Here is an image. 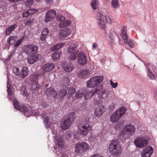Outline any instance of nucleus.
<instances>
[{
  "label": "nucleus",
  "instance_id": "obj_1",
  "mask_svg": "<svg viewBox=\"0 0 157 157\" xmlns=\"http://www.w3.org/2000/svg\"><path fill=\"white\" fill-rule=\"evenodd\" d=\"M109 147L110 153L114 156H117L120 155L121 153V146L117 140H113L111 141Z\"/></svg>",
  "mask_w": 157,
  "mask_h": 157
},
{
  "label": "nucleus",
  "instance_id": "obj_2",
  "mask_svg": "<svg viewBox=\"0 0 157 157\" xmlns=\"http://www.w3.org/2000/svg\"><path fill=\"white\" fill-rule=\"evenodd\" d=\"M103 78L101 76H94L91 78L86 82V86L88 88H95L102 85L101 83L102 82Z\"/></svg>",
  "mask_w": 157,
  "mask_h": 157
},
{
  "label": "nucleus",
  "instance_id": "obj_3",
  "mask_svg": "<svg viewBox=\"0 0 157 157\" xmlns=\"http://www.w3.org/2000/svg\"><path fill=\"white\" fill-rule=\"evenodd\" d=\"M78 47V44H71L68 47L67 52L71 54L69 57V59L70 60H74L76 59L77 54L78 53V50L77 49Z\"/></svg>",
  "mask_w": 157,
  "mask_h": 157
},
{
  "label": "nucleus",
  "instance_id": "obj_4",
  "mask_svg": "<svg viewBox=\"0 0 157 157\" xmlns=\"http://www.w3.org/2000/svg\"><path fill=\"white\" fill-rule=\"evenodd\" d=\"M126 108L122 107L117 110L110 117V121L113 122H117L125 114Z\"/></svg>",
  "mask_w": 157,
  "mask_h": 157
},
{
  "label": "nucleus",
  "instance_id": "obj_5",
  "mask_svg": "<svg viewBox=\"0 0 157 157\" xmlns=\"http://www.w3.org/2000/svg\"><path fill=\"white\" fill-rule=\"evenodd\" d=\"M29 78L32 81H35V83H34L31 87V89L33 91H35L39 86L40 83L42 82L43 78L40 75H31L29 76Z\"/></svg>",
  "mask_w": 157,
  "mask_h": 157
},
{
  "label": "nucleus",
  "instance_id": "obj_6",
  "mask_svg": "<svg viewBox=\"0 0 157 157\" xmlns=\"http://www.w3.org/2000/svg\"><path fill=\"white\" fill-rule=\"evenodd\" d=\"M75 152L76 153L82 154L89 149L90 145L87 143L82 142L76 144L75 145Z\"/></svg>",
  "mask_w": 157,
  "mask_h": 157
},
{
  "label": "nucleus",
  "instance_id": "obj_7",
  "mask_svg": "<svg viewBox=\"0 0 157 157\" xmlns=\"http://www.w3.org/2000/svg\"><path fill=\"white\" fill-rule=\"evenodd\" d=\"M38 47L31 44L25 45L24 48V52L28 55L36 54L37 52Z\"/></svg>",
  "mask_w": 157,
  "mask_h": 157
},
{
  "label": "nucleus",
  "instance_id": "obj_8",
  "mask_svg": "<svg viewBox=\"0 0 157 157\" xmlns=\"http://www.w3.org/2000/svg\"><path fill=\"white\" fill-rule=\"evenodd\" d=\"M13 105L14 108L24 113L27 117H29L28 114L29 111L28 108L25 106L21 105L17 100H15L13 102Z\"/></svg>",
  "mask_w": 157,
  "mask_h": 157
},
{
  "label": "nucleus",
  "instance_id": "obj_9",
  "mask_svg": "<svg viewBox=\"0 0 157 157\" xmlns=\"http://www.w3.org/2000/svg\"><path fill=\"white\" fill-rule=\"evenodd\" d=\"M134 142L137 147L140 148L146 146L148 144V141L146 139L140 137H138L135 139Z\"/></svg>",
  "mask_w": 157,
  "mask_h": 157
},
{
  "label": "nucleus",
  "instance_id": "obj_10",
  "mask_svg": "<svg viewBox=\"0 0 157 157\" xmlns=\"http://www.w3.org/2000/svg\"><path fill=\"white\" fill-rule=\"evenodd\" d=\"M92 128L91 126L89 124L86 123L80 126L79 128V132L83 136L87 135L89 131Z\"/></svg>",
  "mask_w": 157,
  "mask_h": 157
},
{
  "label": "nucleus",
  "instance_id": "obj_11",
  "mask_svg": "<svg viewBox=\"0 0 157 157\" xmlns=\"http://www.w3.org/2000/svg\"><path fill=\"white\" fill-rule=\"evenodd\" d=\"M103 88L102 85H100L97 86L94 89L91 90L90 91L87 92L84 95V99L85 100H87L95 95L97 92L101 90Z\"/></svg>",
  "mask_w": 157,
  "mask_h": 157
},
{
  "label": "nucleus",
  "instance_id": "obj_12",
  "mask_svg": "<svg viewBox=\"0 0 157 157\" xmlns=\"http://www.w3.org/2000/svg\"><path fill=\"white\" fill-rule=\"evenodd\" d=\"M56 15V12L55 10H51L48 11L46 13L44 21L46 23L50 21L55 17Z\"/></svg>",
  "mask_w": 157,
  "mask_h": 157
},
{
  "label": "nucleus",
  "instance_id": "obj_13",
  "mask_svg": "<svg viewBox=\"0 0 157 157\" xmlns=\"http://www.w3.org/2000/svg\"><path fill=\"white\" fill-rule=\"evenodd\" d=\"M106 17L101 13H99V16L98 18V25L100 28L105 30L106 28Z\"/></svg>",
  "mask_w": 157,
  "mask_h": 157
},
{
  "label": "nucleus",
  "instance_id": "obj_14",
  "mask_svg": "<svg viewBox=\"0 0 157 157\" xmlns=\"http://www.w3.org/2000/svg\"><path fill=\"white\" fill-rule=\"evenodd\" d=\"M7 91L8 93L7 97L10 101L14 102V101L15 100L17 99L12 91L11 85L9 84L8 82H7Z\"/></svg>",
  "mask_w": 157,
  "mask_h": 157
},
{
  "label": "nucleus",
  "instance_id": "obj_15",
  "mask_svg": "<svg viewBox=\"0 0 157 157\" xmlns=\"http://www.w3.org/2000/svg\"><path fill=\"white\" fill-rule=\"evenodd\" d=\"M28 57L27 61L28 63L30 64H32L39 60L41 58V56L39 54L29 55Z\"/></svg>",
  "mask_w": 157,
  "mask_h": 157
},
{
  "label": "nucleus",
  "instance_id": "obj_16",
  "mask_svg": "<svg viewBox=\"0 0 157 157\" xmlns=\"http://www.w3.org/2000/svg\"><path fill=\"white\" fill-rule=\"evenodd\" d=\"M49 32V31L47 28H44L41 31V34L40 36V39L43 43L46 41V39Z\"/></svg>",
  "mask_w": 157,
  "mask_h": 157
},
{
  "label": "nucleus",
  "instance_id": "obj_17",
  "mask_svg": "<svg viewBox=\"0 0 157 157\" xmlns=\"http://www.w3.org/2000/svg\"><path fill=\"white\" fill-rule=\"evenodd\" d=\"M78 63L81 65H84L87 61L86 57L85 55L82 52L79 53L78 56Z\"/></svg>",
  "mask_w": 157,
  "mask_h": 157
},
{
  "label": "nucleus",
  "instance_id": "obj_18",
  "mask_svg": "<svg viewBox=\"0 0 157 157\" xmlns=\"http://www.w3.org/2000/svg\"><path fill=\"white\" fill-rule=\"evenodd\" d=\"M124 131L131 135H133L135 131V128L131 124H127L124 128Z\"/></svg>",
  "mask_w": 157,
  "mask_h": 157
},
{
  "label": "nucleus",
  "instance_id": "obj_19",
  "mask_svg": "<svg viewBox=\"0 0 157 157\" xmlns=\"http://www.w3.org/2000/svg\"><path fill=\"white\" fill-rule=\"evenodd\" d=\"M46 95L49 98H55L56 97L57 93L53 88H47L46 91Z\"/></svg>",
  "mask_w": 157,
  "mask_h": 157
},
{
  "label": "nucleus",
  "instance_id": "obj_20",
  "mask_svg": "<svg viewBox=\"0 0 157 157\" xmlns=\"http://www.w3.org/2000/svg\"><path fill=\"white\" fill-rule=\"evenodd\" d=\"M55 67V65L53 63H48L44 65L43 66L42 68L44 72L46 73L52 71Z\"/></svg>",
  "mask_w": 157,
  "mask_h": 157
},
{
  "label": "nucleus",
  "instance_id": "obj_21",
  "mask_svg": "<svg viewBox=\"0 0 157 157\" xmlns=\"http://www.w3.org/2000/svg\"><path fill=\"white\" fill-rule=\"evenodd\" d=\"M72 122L67 118L64 120L61 125L62 130H65L68 129L71 126Z\"/></svg>",
  "mask_w": 157,
  "mask_h": 157
},
{
  "label": "nucleus",
  "instance_id": "obj_22",
  "mask_svg": "<svg viewBox=\"0 0 157 157\" xmlns=\"http://www.w3.org/2000/svg\"><path fill=\"white\" fill-rule=\"evenodd\" d=\"M127 27L126 26L122 27L121 29V32L120 33V35L123 39L124 43L127 42V39L128 38V36L127 33Z\"/></svg>",
  "mask_w": 157,
  "mask_h": 157
},
{
  "label": "nucleus",
  "instance_id": "obj_23",
  "mask_svg": "<svg viewBox=\"0 0 157 157\" xmlns=\"http://www.w3.org/2000/svg\"><path fill=\"white\" fill-rule=\"evenodd\" d=\"M104 108L103 106H98L96 108L94 112L95 115L97 117L101 116L104 112Z\"/></svg>",
  "mask_w": 157,
  "mask_h": 157
},
{
  "label": "nucleus",
  "instance_id": "obj_24",
  "mask_svg": "<svg viewBox=\"0 0 157 157\" xmlns=\"http://www.w3.org/2000/svg\"><path fill=\"white\" fill-rule=\"evenodd\" d=\"M29 74V71L28 67L25 66L22 67L21 71L20 77L21 78H24Z\"/></svg>",
  "mask_w": 157,
  "mask_h": 157
},
{
  "label": "nucleus",
  "instance_id": "obj_25",
  "mask_svg": "<svg viewBox=\"0 0 157 157\" xmlns=\"http://www.w3.org/2000/svg\"><path fill=\"white\" fill-rule=\"evenodd\" d=\"M17 27V25L16 24L9 26L6 29L5 33V34L7 35H10Z\"/></svg>",
  "mask_w": 157,
  "mask_h": 157
},
{
  "label": "nucleus",
  "instance_id": "obj_26",
  "mask_svg": "<svg viewBox=\"0 0 157 157\" xmlns=\"http://www.w3.org/2000/svg\"><path fill=\"white\" fill-rule=\"evenodd\" d=\"M37 11L38 10L36 9H30L23 13L22 16L23 18L27 17L30 15L32 14Z\"/></svg>",
  "mask_w": 157,
  "mask_h": 157
},
{
  "label": "nucleus",
  "instance_id": "obj_27",
  "mask_svg": "<svg viewBox=\"0 0 157 157\" xmlns=\"http://www.w3.org/2000/svg\"><path fill=\"white\" fill-rule=\"evenodd\" d=\"M71 33L70 31L67 27L61 29L60 31V34L63 37H65L69 36Z\"/></svg>",
  "mask_w": 157,
  "mask_h": 157
},
{
  "label": "nucleus",
  "instance_id": "obj_28",
  "mask_svg": "<svg viewBox=\"0 0 157 157\" xmlns=\"http://www.w3.org/2000/svg\"><path fill=\"white\" fill-rule=\"evenodd\" d=\"M17 39V37L16 36H10L7 40V43L10 45H12L15 42Z\"/></svg>",
  "mask_w": 157,
  "mask_h": 157
},
{
  "label": "nucleus",
  "instance_id": "obj_29",
  "mask_svg": "<svg viewBox=\"0 0 157 157\" xmlns=\"http://www.w3.org/2000/svg\"><path fill=\"white\" fill-rule=\"evenodd\" d=\"M89 73L86 69H83L78 73V75L79 78H85Z\"/></svg>",
  "mask_w": 157,
  "mask_h": 157
},
{
  "label": "nucleus",
  "instance_id": "obj_30",
  "mask_svg": "<svg viewBox=\"0 0 157 157\" xmlns=\"http://www.w3.org/2000/svg\"><path fill=\"white\" fill-rule=\"evenodd\" d=\"M85 90L82 89H79L75 94V97L77 98H81L84 95Z\"/></svg>",
  "mask_w": 157,
  "mask_h": 157
},
{
  "label": "nucleus",
  "instance_id": "obj_31",
  "mask_svg": "<svg viewBox=\"0 0 157 157\" xmlns=\"http://www.w3.org/2000/svg\"><path fill=\"white\" fill-rule=\"evenodd\" d=\"M63 67L64 71L67 72H71L73 69V65L70 64H65Z\"/></svg>",
  "mask_w": 157,
  "mask_h": 157
},
{
  "label": "nucleus",
  "instance_id": "obj_32",
  "mask_svg": "<svg viewBox=\"0 0 157 157\" xmlns=\"http://www.w3.org/2000/svg\"><path fill=\"white\" fill-rule=\"evenodd\" d=\"M71 24V21L70 20H67L64 22H60L59 25V28H63L64 27L68 26Z\"/></svg>",
  "mask_w": 157,
  "mask_h": 157
},
{
  "label": "nucleus",
  "instance_id": "obj_33",
  "mask_svg": "<svg viewBox=\"0 0 157 157\" xmlns=\"http://www.w3.org/2000/svg\"><path fill=\"white\" fill-rule=\"evenodd\" d=\"M67 94V90L64 89H62L59 91L58 95L61 99H63Z\"/></svg>",
  "mask_w": 157,
  "mask_h": 157
},
{
  "label": "nucleus",
  "instance_id": "obj_34",
  "mask_svg": "<svg viewBox=\"0 0 157 157\" xmlns=\"http://www.w3.org/2000/svg\"><path fill=\"white\" fill-rule=\"evenodd\" d=\"M64 43H60L54 45L51 48V50L52 51H53L56 50H59L60 48L63 46L64 45Z\"/></svg>",
  "mask_w": 157,
  "mask_h": 157
},
{
  "label": "nucleus",
  "instance_id": "obj_35",
  "mask_svg": "<svg viewBox=\"0 0 157 157\" xmlns=\"http://www.w3.org/2000/svg\"><path fill=\"white\" fill-rule=\"evenodd\" d=\"M111 4L112 7L113 8L117 9L119 6V2L118 0H112Z\"/></svg>",
  "mask_w": 157,
  "mask_h": 157
},
{
  "label": "nucleus",
  "instance_id": "obj_36",
  "mask_svg": "<svg viewBox=\"0 0 157 157\" xmlns=\"http://www.w3.org/2000/svg\"><path fill=\"white\" fill-rule=\"evenodd\" d=\"M60 53L59 52H54L52 55V57L53 60H57L59 57Z\"/></svg>",
  "mask_w": 157,
  "mask_h": 157
},
{
  "label": "nucleus",
  "instance_id": "obj_37",
  "mask_svg": "<svg viewBox=\"0 0 157 157\" xmlns=\"http://www.w3.org/2000/svg\"><path fill=\"white\" fill-rule=\"evenodd\" d=\"M99 2L97 0H93L91 3V6L94 10L96 9L98 6Z\"/></svg>",
  "mask_w": 157,
  "mask_h": 157
},
{
  "label": "nucleus",
  "instance_id": "obj_38",
  "mask_svg": "<svg viewBox=\"0 0 157 157\" xmlns=\"http://www.w3.org/2000/svg\"><path fill=\"white\" fill-rule=\"evenodd\" d=\"M93 117L92 116H89L88 115L86 117L85 120L86 122V123L89 124V123H93L94 122Z\"/></svg>",
  "mask_w": 157,
  "mask_h": 157
},
{
  "label": "nucleus",
  "instance_id": "obj_39",
  "mask_svg": "<svg viewBox=\"0 0 157 157\" xmlns=\"http://www.w3.org/2000/svg\"><path fill=\"white\" fill-rule=\"evenodd\" d=\"M13 71L16 75L20 76L21 71L19 70V68L16 67H14L13 68Z\"/></svg>",
  "mask_w": 157,
  "mask_h": 157
},
{
  "label": "nucleus",
  "instance_id": "obj_40",
  "mask_svg": "<svg viewBox=\"0 0 157 157\" xmlns=\"http://www.w3.org/2000/svg\"><path fill=\"white\" fill-rule=\"evenodd\" d=\"M148 70V78L151 79L152 80H154L155 79V77L154 75L152 73L151 71L147 69Z\"/></svg>",
  "mask_w": 157,
  "mask_h": 157
},
{
  "label": "nucleus",
  "instance_id": "obj_41",
  "mask_svg": "<svg viewBox=\"0 0 157 157\" xmlns=\"http://www.w3.org/2000/svg\"><path fill=\"white\" fill-rule=\"evenodd\" d=\"M75 114L74 112L70 113L67 115V119L72 122L75 118Z\"/></svg>",
  "mask_w": 157,
  "mask_h": 157
},
{
  "label": "nucleus",
  "instance_id": "obj_42",
  "mask_svg": "<svg viewBox=\"0 0 157 157\" xmlns=\"http://www.w3.org/2000/svg\"><path fill=\"white\" fill-rule=\"evenodd\" d=\"M128 38L127 39V42L125 43L127 44L131 48H134L135 46V44L133 40H128Z\"/></svg>",
  "mask_w": 157,
  "mask_h": 157
},
{
  "label": "nucleus",
  "instance_id": "obj_43",
  "mask_svg": "<svg viewBox=\"0 0 157 157\" xmlns=\"http://www.w3.org/2000/svg\"><path fill=\"white\" fill-rule=\"evenodd\" d=\"M56 19L58 21L61 22L65 20V18L61 15H59L56 17Z\"/></svg>",
  "mask_w": 157,
  "mask_h": 157
},
{
  "label": "nucleus",
  "instance_id": "obj_44",
  "mask_svg": "<svg viewBox=\"0 0 157 157\" xmlns=\"http://www.w3.org/2000/svg\"><path fill=\"white\" fill-rule=\"evenodd\" d=\"M151 151H152L153 152V148L151 147H147L145 150L144 151V152H147V153H149Z\"/></svg>",
  "mask_w": 157,
  "mask_h": 157
},
{
  "label": "nucleus",
  "instance_id": "obj_45",
  "mask_svg": "<svg viewBox=\"0 0 157 157\" xmlns=\"http://www.w3.org/2000/svg\"><path fill=\"white\" fill-rule=\"evenodd\" d=\"M57 143L58 146L60 147H61L63 145V140L61 137H59L57 140Z\"/></svg>",
  "mask_w": 157,
  "mask_h": 157
},
{
  "label": "nucleus",
  "instance_id": "obj_46",
  "mask_svg": "<svg viewBox=\"0 0 157 157\" xmlns=\"http://www.w3.org/2000/svg\"><path fill=\"white\" fill-rule=\"evenodd\" d=\"M33 0H28L25 2V5L29 7H30L33 4Z\"/></svg>",
  "mask_w": 157,
  "mask_h": 157
},
{
  "label": "nucleus",
  "instance_id": "obj_47",
  "mask_svg": "<svg viewBox=\"0 0 157 157\" xmlns=\"http://www.w3.org/2000/svg\"><path fill=\"white\" fill-rule=\"evenodd\" d=\"M44 122L45 126L46 128L48 127L49 125V118L48 117H45L44 118Z\"/></svg>",
  "mask_w": 157,
  "mask_h": 157
},
{
  "label": "nucleus",
  "instance_id": "obj_48",
  "mask_svg": "<svg viewBox=\"0 0 157 157\" xmlns=\"http://www.w3.org/2000/svg\"><path fill=\"white\" fill-rule=\"evenodd\" d=\"M23 40V39L21 38L18 40L14 45L15 47H18Z\"/></svg>",
  "mask_w": 157,
  "mask_h": 157
},
{
  "label": "nucleus",
  "instance_id": "obj_49",
  "mask_svg": "<svg viewBox=\"0 0 157 157\" xmlns=\"http://www.w3.org/2000/svg\"><path fill=\"white\" fill-rule=\"evenodd\" d=\"M152 153V151H151L150 153L149 152V153L144 152L142 155V157H150Z\"/></svg>",
  "mask_w": 157,
  "mask_h": 157
},
{
  "label": "nucleus",
  "instance_id": "obj_50",
  "mask_svg": "<svg viewBox=\"0 0 157 157\" xmlns=\"http://www.w3.org/2000/svg\"><path fill=\"white\" fill-rule=\"evenodd\" d=\"M75 91V89L74 88H70L68 90V94L71 95L73 94Z\"/></svg>",
  "mask_w": 157,
  "mask_h": 157
},
{
  "label": "nucleus",
  "instance_id": "obj_51",
  "mask_svg": "<svg viewBox=\"0 0 157 157\" xmlns=\"http://www.w3.org/2000/svg\"><path fill=\"white\" fill-rule=\"evenodd\" d=\"M115 107V105L114 103H111L109 105L108 107V109L110 110H113L114 109Z\"/></svg>",
  "mask_w": 157,
  "mask_h": 157
},
{
  "label": "nucleus",
  "instance_id": "obj_52",
  "mask_svg": "<svg viewBox=\"0 0 157 157\" xmlns=\"http://www.w3.org/2000/svg\"><path fill=\"white\" fill-rule=\"evenodd\" d=\"M110 82L111 85L113 88H116L117 87L118 84L117 82L113 83V81L112 80H110Z\"/></svg>",
  "mask_w": 157,
  "mask_h": 157
},
{
  "label": "nucleus",
  "instance_id": "obj_53",
  "mask_svg": "<svg viewBox=\"0 0 157 157\" xmlns=\"http://www.w3.org/2000/svg\"><path fill=\"white\" fill-rule=\"evenodd\" d=\"M105 17H106V22H107L110 24L111 23L112 21L109 17L107 15L105 16Z\"/></svg>",
  "mask_w": 157,
  "mask_h": 157
},
{
  "label": "nucleus",
  "instance_id": "obj_54",
  "mask_svg": "<svg viewBox=\"0 0 157 157\" xmlns=\"http://www.w3.org/2000/svg\"><path fill=\"white\" fill-rule=\"evenodd\" d=\"M90 157H104L101 155L98 154H95L91 155Z\"/></svg>",
  "mask_w": 157,
  "mask_h": 157
},
{
  "label": "nucleus",
  "instance_id": "obj_55",
  "mask_svg": "<svg viewBox=\"0 0 157 157\" xmlns=\"http://www.w3.org/2000/svg\"><path fill=\"white\" fill-rule=\"evenodd\" d=\"M33 21L27 20L25 22V25H30Z\"/></svg>",
  "mask_w": 157,
  "mask_h": 157
},
{
  "label": "nucleus",
  "instance_id": "obj_56",
  "mask_svg": "<svg viewBox=\"0 0 157 157\" xmlns=\"http://www.w3.org/2000/svg\"><path fill=\"white\" fill-rule=\"evenodd\" d=\"M46 3L48 4H51L53 2L54 0H45Z\"/></svg>",
  "mask_w": 157,
  "mask_h": 157
},
{
  "label": "nucleus",
  "instance_id": "obj_57",
  "mask_svg": "<svg viewBox=\"0 0 157 157\" xmlns=\"http://www.w3.org/2000/svg\"><path fill=\"white\" fill-rule=\"evenodd\" d=\"M43 118H45V117H47V113H42L40 115Z\"/></svg>",
  "mask_w": 157,
  "mask_h": 157
},
{
  "label": "nucleus",
  "instance_id": "obj_58",
  "mask_svg": "<svg viewBox=\"0 0 157 157\" xmlns=\"http://www.w3.org/2000/svg\"><path fill=\"white\" fill-rule=\"evenodd\" d=\"M107 96V94L105 92H103L102 94L101 97L105 99Z\"/></svg>",
  "mask_w": 157,
  "mask_h": 157
},
{
  "label": "nucleus",
  "instance_id": "obj_59",
  "mask_svg": "<svg viewBox=\"0 0 157 157\" xmlns=\"http://www.w3.org/2000/svg\"><path fill=\"white\" fill-rule=\"evenodd\" d=\"M79 134L77 133L75 135H74V138L75 139H79Z\"/></svg>",
  "mask_w": 157,
  "mask_h": 157
},
{
  "label": "nucleus",
  "instance_id": "obj_60",
  "mask_svg": "<svg viewBox=\"0 0 157 157\" xmlns=\"http://www.w3.org/2000/svg\"><path fill=\"white\" fill-rule=\"evenodd\" d=\"M98 46V45L96 43H94L92 45V48H96L97 46Z\"/></svg>",
  "mask_w": 157,
  "mask_h": 157
},
{
  "label": "nucleus",
  "instance_id": "obj_61",
  "mask_svg": "<svg viewBox=\"0 0 157 157\" xmlns=\"http://www.w3.org/2000/svg\"><path fill=\"white\" fill-rule=\"evenodd\" d=\"M19 0H9L10 2H17Z\"/></svg>",
  "mask_w": 157,
  "mask_h": 157
},
{
  "label": "nucleus",
  "instance_id": "obj_62",
  "mask_svg": "<svg viewBox=\"0 0 157 157\" xmlns=\"http://www.w3.org/2000/svg\"><path fill=\"white\" fill-rule=\"evenodd\" d=\"M59 153H60V152H59V151H56V154H57L58 155H60V154H59Z\"/></svg>",
  "mask_w": 157,
  "mask_h": 157
},
{
  "label": "nucleus",
  "instance_id": "obj_63",
  "mask_svg": "<svg viewBox=\"0 0 157 157\" xmlns=\"http://www.w3.org/2000/svg\"><path fill=\"white\" fill-rule=\"evenodd\" d=\"M11 57V55H9L8 57V59H10Z\"/></svg>",
  "mask_w": 157,
  "mask_h": 157
},
{
  "label": "nucleus",
  "instance_id": "obj_64",
  "mask_svg": "<svg viewBox=\"0 0 157 157\" xmlns=\"http://www.w3.org/2000/svg\"><path fill=\"white\" fill-rule=\"evenodd\" d=\"M37 2H41L43 0H35Z\"/></svg>",
  "mask_w": 157,
  "mask_h": 157
}]
</instances>
